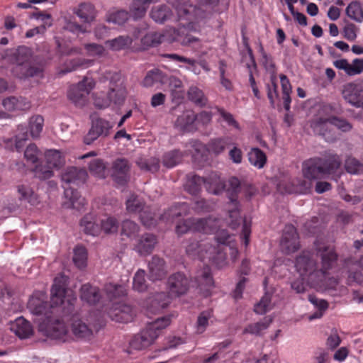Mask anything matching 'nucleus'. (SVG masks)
I'll list each match as a JSON object with an SVG mask.
<instances>
[{
    "mask_svg": "<svg viewBox=\"0 0 363 363\" xmlns=\"http://www.w3.org/2000/svg\"><path fill=\"white\" fill-rule=\"evenodd\" d=\"M225 189L228 202L227 203L228 212L230 218V226L235 229L241 221L242 222V233L245 240V244L248 242V237L250 233V226L247 223L245 219H242L240 216V203L238 200V194L241 191L242 184L240 180L235 177H230L228 181L225 182Z\"/></svg>",
    "mask_w": 363,
    "mask_h": 363,
    "instance_id": "nucleus-1",
    "label": "nucleus"
},
{
    "mask_svg": "<svg viewBox=\"0 0 363 363\" xmlns=\"http://www.w3.org/2000/svg\"><path fill=\"white\" fill-rule=\"evenodd\" d=\"M170 323L169 318L161 317L147 324L145 328L139 334L135 335L130 342L131 348L140 350L145 349L155 342L161 334L162 330Z\"/></svg>",
    "mask_w": 363,
    "mask_h": 363,
    "instance_id": "nucleus-2",
    "label": "nucleus"
},
{
    "mask_svg": "<svg viewBox=\"0 0 363 363\" xmlns=\"http://www.w3.org/2000/svg\"><path fill=\"white\" fill-rule=\"evenodd\" d=\"M67 278L65 276L55 277L51 289V307L55 308L58 304H62V311L65 315L72 313L74 311L75 297L66 298L68 291L65 289Z\"/></svg>",
    "mask_w": 363,
    "mask_h": 363,
    "instance_id": "nucleus-3",
    "label": "nucleus"
},
{
    "mask_svg": "<svg viewBox=\"0 0 363 363\" xmlns=\"http://www.w3.org/2000/svg\"><path fill=\"white\" fill-rule=\"evenodd\" d=\"M43 66L36 57L23 65L13 66L11 68L13 76L21 81H27L31 78H43Z\"/></svg>",
    "mask_w": 363,
    "mask_h": 363,
    "instance_id": "nucleus-4",
    "label": "nucleus"
},
{
    "mask_svg": "<svg viewBox=\"0 0 363 363\" xmlns=\"http://www.w3.org/2000/svg\"><path fill=\"white\" fill-rule=\"evenodd\" d=\"M90 117L91 120V128L84 138V143L89 145L99 138L108 136L110 130L113 127L109 121L99 117L96 113L91 114Z\"/></svg>",
    "mask_w": 363,
    "mask_h": 363,
    "instance_id": "nucleus-5",
    "label": "nucleus"
},
{
    "mask_svg": "<svg viewBox=\"0 0 363 363\" xmlns=\"http://www.w3.org/2000/svg\"><path fill=\"white\" fill-rule=\"evenodd\" d=\"M47 315V320L41 321L39 324V330L47 337L52 339L62 340L65 341L67 335V329L63 321L55 318L52 315Z\"/></svg>",
    "mask_w": 363,
    "mask_h": 363,
    "instance_id": "nucleus-6",
    "label": "nucleus"
},
{
    "mask_svg": "<svg viewBox=\"0 0 363 363\" xmlns=\"http://www.w3.org/2000/svg\"><path fill=\"white\" fill-rule=\"evenodd\" d=\"M92 88V82L87 78H84L78 84L69 87L67 97L77 106L82 107L86 104L88 95Z\"/></svg>",
    "mask_w": 363,
    "mask_h": 363,
    "instance_id": "nucleus-7",
    "label": "nucleus"
},
{
    "mask_svg": "<svg viewBox=\"0 0 363 363\" xmlns=\"http://www.w3.org/2000/svg\"><path fill=\"white\" fill-rule=\"evenodd\" d=\"M62 317L71 316V332L74 338L76 340H91L93 337L91 328L83 319L79 318L74 308L73 312L69 315H65L62 311Z\"/></svg>",
    "mask_w": 363,
    "mask_h": 363,
    "instance_id": "nucleus-8",
    "label": "nucleus"
},
{
    "mask_svg": "<svg viewBox=\"0 0 363 363\" xmlns=\"http://www.w3.org/2000/svg\"><path fill=\"white\" fill-rule=\"evenodd\" d=\"M87 177L86 170L77 167H69L61 174L63 186L66 187H79L85 184Z\"/></svg>",
    "mask_w": 363,
    "mask_h": 363,
    "instance_id": "nucleus-9",
    "label": "nucleus"
},
{
    "mask_svg": "<svg viewBox=\"0 0 363 363\" xmlns=\"http://www.w3.org/2000/svg\"><path fill=\"white\" fill-rule=\"evenodd\" d=\"M2 57L7 59L13 66H18L32 60L35 56L30 48L22 45L6 50Z\"/></svg>",
    "mask_w": 363,
    "mask_h": 363,
    "instance_id": "nucleus-10",
    "label": "nucleus"
},
{
    "mask_svg": "<svg viewBox=\"0 0 363 363\" xmlns=\"http://www.w3.org/2000/svg\"><path fill=\"white\" fill-rule=\"evenodd\" d=\"M343 99L356 108H363V86L354 83H347L342 86Z\"/></svg>",
    "mask_w": 363,
    "mask_h": 363,
    "instance_id": "nucleus-11",
    "label": "nucleus"
},
{
    "mask_svg": "<svg viewBox=\"0 0 363 363\" xmlns=\"http://www.w3.org/2000/svg\"><path fill=\"white\" fill-rule=\"evenodd\" d=\"M108 317L116 322L128 323L132 321L134 313L130 305L115 303L108 308L107 311Z\"/></svg>",
    "mask_w": 363,
    "mask_h": 363,
    "instance_id": "nucleus-12",
    "label": "nucleus"
},
{
    "mask_svg": "<svg viewBox=\"0 0 363 363\" xmlns=\"http://www.w3.org/2000/svg\"><path fill=\"white\" fill-rule=\"evenodd\" d=\"M280 245L286 253L294 252L299 248V237L293 225H286Z\"/></svg>",
    "mask_w": 363,
    "mask_h": 363,
    "instance_id": "nucleus-13",
    "label": "nucleus"
},
{
    "mask_svg": "<svg viewBox=\"0 0 363 363\" xmlns=\"http://www.w3.org/2000/svg\"><path fill=\"white\" fill-rule=\"evenodd\" d=\"M167 286L171 296H179L189 290V281L183 273L177 272L169 277Z\"/></svg>",
    "mask_w": 363,
    "mask_h": 363,
    "instance_id": "nucleus-14",
    "label": "nucleus"
},
{
    "mask_svg": "<svg viewBox=\"0 0 363 363\" xmlns=\"http://www.w3.org/2000/svg\"><path fill=\"white\" fill-rule=\"evenodd\" d=\"M170 296L164 291L151 294L146 301L147 310L152 313H158L162 311L170 303Z\"/></svg>",
    "mask_w": 363,
    "mask_h": 363,
    "instance_id": "nucleus-15",
    "label": "nucleus"
},
{
    "mask_svg": "<svg viewBox=\"0 0 363 363\" xmlns=\"http://www.w3.org/2000/svg\"><path fill=\"white\" fill-rule=\"evenodd\" d=\"M48 304L47 302H43L40 299H33L28 302V308L32 313L37 315H43L41 318L42 321L47 320V315L45 313H48V315H59L62 314V304H58L57 306L52 308L51 307V302L50 303V308H48Z\"/></svg>",
    "mask_w": 363,
    "mask_h": 363,
    "instance_id": "nucleus-16",
    "label": "nucleus"
},
{
    "mask_svg": "<svg viewBox=\"0 0 363 363\" xmlns=\"http://www.w3.org/2000/svg\"><path fill=\"white\" fill-rule=\"evenodd\" d=\"M112 177L120 185L125 184L130 178V164L125 158H118L113 162Z\"/></svg>",
    "mask_w": 363,
    "mask_h": 363,
    "instance_id": "nucleus-17",
    "label": "nucleus"
},
{
    "mask_svg": "<svg viewBox=\"0 0 363 363\" xmlns=\"http://www.w3.org/2000/svg\"><path fill=\"white\" fill-rule=\"evenodd\" d=\"M148 277L151 281L162 280L167 274L164 260L154 255L148 263Z\"/></svg>",
    "mask_w": 363,
    "mask_h": 363,
    "instance_id": "nucleus-18",
    "label": "nucleus"
},
{
    "mask_svg": "<svg viewBox=\"0 0 363 363\" xmlns=\"http://www.w3.org/2000/svg\"><path fill=\"white\" fill-rule=\"evenodd\" d=\"M295 266L299 274L306 277L316 267V262L310 252H303L296 258Z\"/></svg>",
    "mask_w": 363,
    "mask_h": 363,
    "instance_id": "nucleus-19",
    "label": "nucleus"
},
{
    "mask_svg": "<svg viewBox=\"0 0 363 363\" xmlns=\"http://www.w3.org/2000/svg\"><path fill=\"white\" fill-rule=\"evenodd\" d=\"M304 177L309 179H318L324 176L323 170L318 157L311 158L303 163Z\"/></svg>",
    "mask_w": 363,
    "mask_h": 363,
    "instance_id": "nucleus-20",
    "label": "nucleus"
},
{
    "mask_svg": "<svg viewBox=\"0 0 363 363\" xmlns=\"http://www.w3.org/2000/svg\"><path fill=\"white\" fill-rule=\"evenodd\" d=\"M73 13L86 24H90L93 22L96 15L94 6L89 3L80 4L77 7L74 8Z\"/></svg>",
    "mask_w": 363,
    "mask_h": 363,
    "instance_id": "nucleus-21",
    "label": "nucleus"
},
{
    "mask_svg": "<svg viewBox=\"0 0 363 363\" xmlns=\"http://www.w3.org/2000/svg\"><path fill=\"white\" fill-rule=\"evenodd\" d=\"M206 258L211 260L218 267H222L225 264L227 256V252L224 246L218 245L217 247L213 246L209 244L208 249H206Z\"/></svg>",
    "mask_w": 363,
    "mask_h": 363,
    "instance_id": "nucleus-22",
    "label": "nucleus"
},
{
    "mask_svg": "<svg viewBox=\"0 0 363 363\" xmlns=\"http://www.w3.org/2000/svg\"><path fill=\"white\" fill-rule=\"evenodd\" d=\"M80 298L89 305H95L101 298L99 289L90 284H83L80 289Z\"/></svg>",
    "mask_w": 363,
    "mask_h": 363,
    "instance_id": "nucleus-23",
    "label": "nucleus"
},
{
    "mask_svg": "<svg viewBox=\"0 0 363 363\" xmlns=\"http://www.w3.org/2000/svg\"><path fill=\"white\" fill-rule=\"evenodd\" d=\"M170 39V34H162L157 32L146 33L141 39V45L143 50L150 47H156L164 41Z\"/></svg>",
    "mask_w": 363,
    "mask_h": 363,
    "instance_id": "nucleus-24",
    "label": "nucleus"
},
{
    "mask_svg": "<svg viewBox=\"0 0 363 363\" xmlns=\"http://www.w3.org/2000/svg\"><path fill=\"white\" fill-rule=\"evenodd\" d=\"M317 255L320 257L322 269L325 272L331 269L337 260V255L328 247H319L317 248Z\"/></svg>",
    "mask_w": 363,
    "mask_h": 363,
    "instance_id": "nucleus-25",
    "label": "nucleus"
},
{
    "mask_svg": "<svg viewBox=\"0 0 363 363\" xmlns=\"http://www.w3.org/2000/svg\"><path fill=\"white\" fill-rule=\"evenodd\" d=\"M323 170L324 176L335 172L341 164V160L337 155H329L324 157H318Z\"/></svg>",
    "mask_w": 363,
    "mask_h": 363,
    "instance_id": "nucleus-26",
    "label": "nucleus"
},
{
    "mask_svg": "<svg viewBox=\"0 0 363 363\" xmlns=\"http://www.w3.org/2000/svg\"><path fill=\"white\" fill-rule=\"evenodd\" d=\"M11 330L21 339L28 338L33 334V330L30 323L23 317L16 320Z\"/></svg>",
    "mask_w": 363,
    "mask_h": 363,
    "instance_id": "nucleus-27",
    "label": "nucleus"
},
{
    "mask_svg": "<svg viewBox=\"0 0 363 363\" xmlns=\"http://www.w3.org/2000/svg\"><path fill=\"white\" fill-rule=\"evenodd\" d=\"M225 186V181L222 180L217 174L213 173L206 178L205 188L210 194L220 195L224 191Z\"/></svg>",
    "mask_w": 363,
    "mask_h": 363,
    "instance_id": "nucleus-28",
    "label": "nucleus"
},
{
    "mask_svg": "<svg viewBox=\"0 0 363 363\" xmlns=\"http://www.w3.org/2000/svg\"><path fill=\"white\" fill-rule=\"evenodd\" d=\"M157 243V238L152 233H145L139 239L136 246L138 252L141 255H147L154 249Z\"/></svg>",
    "mask_w": 363,
    "mask_h": 363,
    "instance_id": "nucleus-29",
    "label": "nucleus"
},
{
    "mask_svg": "<svg viewBox=\"0 0 363 363\" xmlns=\"http://www.w3.org/2000/svg\"><path fill=\"white\" fill-rule=\"evenodd\" d=\"M65 188V196L69 200L67 207L79 210L85 204V199L82 198L76 188Z\"/></svg>",
    "mask_w": 363,
    "mask_h": 363,
    "instance_id": "nucleus-30",
    "label": "nucleus"
},
{
    "mask_svg": "<svg viewBox=\"0 0 363 363\" xmlns=\"http://www.w3.org/2000/svg\"><path fill=\"white\" fill-rule=\"evenodd\" d=\"M2 106L8 111L24 110L30 107L29 103L25 98L13 96L5 98L2 101Z\"/></svg>",
    "mask_w": 363,
    "mask_h": 363,
    "instance_id": "nucleus-31",
    "label": "nucleus"
},
{
    "mask_svg": "<svg viewBox=\"0 0 363 363\" xmlns=\"http://www.w3.org/2000/svg\"><path fill=\"white\" fill-rule=\"evenodd\" d=\"M174 41L179 42L184 46H189L198 43L199 38L189 33H185L184 30H174L173 33L170 34V39H167V42L172 43Z\"/></svg>",
    "mask_w": 363,
    "mask_h": 363,
    "instance_id": "nucleus-32",
    "label": "nucleus"
},
{
    "mask_svg": "<svg viewBox=\"0 0 363 363\" xmlns=\"http://www.w3.org/2000/svg\"><path fill=\"white\" fill-rule=\"evenodd\" d=\"M186 177L187 180L184 185L186 191L192 195H196L200 192L201 185H205L206 178L192 174H189Z\"/></svg>",
    "mask_w": 363,
    "mask_h": 363,
    "instance_id": "nucleus-33",
    "label": "nucleus"
},
{
    "mask_svg": "<svg viewBox=\"0 0 363 363\" xmlns=\"http://www.w3.org/2000/svg\"><path fill=\"white\" fill-rule=\"evenodd\" d=\"M157 0H133L130 12L135 20L143 18L147 11L148 5Z\"/></svg>",
    "mask_w": 363,
    "mask_h": 363,
    "instance_id": "nucleus-34",
    "label": "nucleus"
},
{
    "mask_svg": "<svg viewBox=\"0 0 363 363\" xmlns=\"http://www.w3.org/2000/svg\"><path fill=\"white\" fill-rule=\"evenodd\" d=\"M272 322V318L265 317L263 321L257 322L247 325L243 330V334H251L256 336H261L262 332L268 328Z\"/></svg>",
    "mask_w": 363,
    "mask_h": 363,
    "instance_id": "nucleus-35",
    "label": "nucleus"
},
{
    "mask_svg": "<svg viewBox=\"0 0 363 363\" xmlns=\"http://www.w3.org/2000/svg\"><path fill=\"white\" fill-rule=\"evenodd\" d=\"M196 120V116L191 110H186L179 115L175 121V125L182 130H189V127Z\"/></svg>",
    "mask_w": 363,
    "mask_h": 363,
    "instance_id": "nucleus-36",
    "label": "nucleus"
},
{
    "mask_svg": "<svg viewBox=\"0 0 363 363\" xmlns=\"http://www.w3.org/2000/svg\"><path fill=\"white\" fill-rule=\"evenodd\" d=\"M127 95L125 86L110 87L108 92V100L110 104L113 102L114 104L121 106L123 104Z\"/></svg>",
    "mask_w": 363,
    "mask_h": 363,
    "instance_id": "nucleus-37",
    "label": "nucleus"
},
{
    "mask_svg": "<svg viewBox=\"0 0 363 363\" xmlns=\"http://www.w3.org/2000/svg\"><path fill=\"white\" fill-rule=\"evenodd\" d=\"M80 227L84 233L94 236L96 235L99 231L98 225L95 223V218L91 214H87L82 218Z\"/></svg>",
    "mask_w": 363,
    "mask_h": 363,
    "instance_id": "nucleus-38",
    "label": "nucleus"
},
{
    "mask_svg": "<svg viewBox=\"0 0 363 363\" xmlns=\"http://www.w3.org/2000/svg\"><path fill=\"white\" fill-rule=\"evenodd\" d=\"M171 16V11L166 5L154 6L150 12L151 18L157 23H162Z\"/></svg>",
    "mask_w": 363,
    "mask_h": 363,
    "instance_id": "nucleus-39",
    "label": "nucleus"
},
{
    "mask_svg": "<svg viewBox=\"0 0 363 363\" xmlns=\"http://www.w3.org/2000/svg\"><path fill=\"white\" fill-rule=\"evenodd\" d=\"M348 17L357 22L363 21V8L358 1H352L345 9Z\"/></svg>",
    "mask_w": 363,
    "mask_h": 363,
    "instance_id": "nucleus-40",
    "label": "nucleus"
},
{
    "mask_svg": "<svg viewBox=\"0 0 363 363\" xmlns=\"http://www.w3.org/2000/svg\"><path fill=\"white\" fill-rule=\"evenodd\" d=\"M135 162L138 167L143 171L155 173L160 169V160L155 157H151L147 160L138 158Z\"/></svg>",
    "mask_w": 363,
    "mask_h": 363,
    "instance_id": "nucleus-41",
    "label": "nucleus"
},
{
    "mask_svg": "<svg viewBox=\"0 0 363 363\" xmlns=\"http://www.w3.org/2000/svg\"><path fill=\"white\" fill-rule=\"evenodd\" d=\"M183 154L179 150L166 152L162 157V164L167 168H172L181 162Z\"/></svg>",
    "mask_w": 363,
    "mask_h": 363,
    "instance_id": "nucleus-42",
    "label": "nucleus"
},
{
    "mask_svg": "<svg viewBox=\"0 0 363 363\" xmlns=\"http://www.w3.org/2000/svg\"><path fill=\"white\" fill-rule=\"evenodd\" d=\"M247 156L249 162L258 168H262L267 161V157L264 152L257 147L252 148L248 152Z\"/></svg>",
    "mask_w": 363,
    "mask_h": 363,
    "instance_id": "nucleus-43",
    "label": "nucleus"
},
{
    "mask_svg": "<svg viewBox=\"0 0 363 363\" xmlns=\"http://www.w3.org/2000/svg\"><path fill=\"white\" fill-rule=\"evenodd\" d=\"M46 163L50 168H60L65 164V160L57 150H50L45 152Z\"/></svg>",
    "mask_w": 363,
    "mask_h": 363,
    "instance_id": "nucleus-44",
    "label": "nucleus"
},
{
    "mask_svg": "<svg viewBox=\"0 0 363 363\" xmlns=\"http://www.w3.org/2000/svg\"><path fill=\"white\" fill-rule=\"evenodd\" d=\"M215 203L203 198L196 197L192 201V208L197 213H208L213 211Z\"/></svg>",
    "mask_w": 363,
    "mask_h": 363,
    "instance_id": "nucleus-45",
    "label": "nucleus"
},
{
    "mask_svg": "<svg viewBox=\"0 0 363 363\" xmlns=\"http://www.w3.org/2000/svg\"><path fill=\"white\" fill-rule=\"evenodd\" d=\"M209 243H200L196 239L192 238L189 240L188 245L186 247V252L188 255L194 257L197 254L201 253L203 250L206 252V249Z\"/></svg>",
    "mask_w": 363,
    "mask_h": 363,
    "instance_id": "nucleus-46",
    "label": "nucleus"
},
{
    "mask_svg": "<svg viewBox=\"0 0 363 363\" xmlns=\"http://www.w3.org/2000/svg\"><path fill=\"white\" fill-rule=\"evenodd\" d=\"M129 213H141L145 210V203L138 196L132 194L125 202Z\"/></svg>",
    "mask_w": 363,
    "mask_h": 363,
    "instance_id": "nucleus-47",
    "label": "nucleus"
},
{
    "mask_svg": "<svg viewBox=\"0 0 363 363\" xmlns=\"http://www.w3.org/2000/svg\"><path fill=\"white\" fill-rule=\"evenodd\" d=\"M308 301L314 306L320 304V311H317L309 316V320H312L316 318H320L323 316L324 312L328 308V303L324 299H320L314 295H308Z\"/></svg>",
    "mask_w": 363,
    "mask_h": 363,
    "instance_id": "nucleus-48",
    "label": "nucleus"
},
{
    "mask_svg": "<svg viewBox=\"0 0 363 363\" xmlns=\"http://www.w3.org/2000/svg\"><path fill=\"white\" fill-rule=\"evenodd\" d=\"M18 192L21 195V200H25L30 203L31 205H36L38 203L37 195L28 186H18Z\"/></svg>",
    "mask_w": 363,
    "mask_h": 363,
    "instance_id": "nucleus-49",
    "label": "nucleus"
},
{
    "mask_svg": "<svg viewBox=\"0 0 363 363\" xmlns=\"http://www.w3.org/2000/svg\"><path fill=\"white\" fill-rule=\"evenodd\" d=\"M164 79V75L162 71L159 69H154L149 71L143 81L144 86L150 87L155 83L162 82Z\"/></svg>",
    "mask_w": 363,
    "mask_h": 363,
    "instance_id": "nucleus-50",
    "label": "nucleus"
},
{
    "mask_svg": "<svg viewBox=\"0 0 363 363\" xmlns=\"http://www.w3.org/2000/svg\"><path fill=\"white\" fill-rule=\"evenodd\" d=\"M86 250L83 246H77L74 250L73 262L79 269H83L86 265Z\"/></svg>",
    "mask_w": 363,
    "mask_h": 363,
    "instance_id": "nucleus-51",
    "label": "nucleus"
},
{
    "mask_svg": "<svg viewBox=\"0 0 363 363\" xmlns=\"http://www.w3.org/2000/svg\"><path fill=\"white\" fill-rule=\"evenodd\" d=\"M133 40L129 36H119L107 41L106 44L113 50H120L130 46Z\"/></svg>",
    "mask_w": 363,
    "mask_h": 363,
    "instance_id": "nucleus-52",
    "label": "nucleus"
},
{
    "mask_svg": "<svg viewBox=\"0 0 363 363\" xmlns=\"http://www.w3.org/2000/svg\"><path fill=\"white\" fill-rule=\"evenodd\" d=\"M44 119L41 116H35L29 120L30 134L33 138H38L43 130Z\"/></svg>",
    "mask_w": 363,
    "mask_h": 363,
    "instance_id": "nucleus-53",
    "label": "nucleus"
},
{
    "mask_svg": "<svg viewBox=\"0 0 363 363\" xmlns=\"http://www.w3.org/2000/svg\"><path fill=\"white\" fill-rule=\"evenodd\" d=\"M188 99L196 105L203 106L206 105L207 99L201 90L197 87H190L187 92Z\"/></svg>",
    "mask_w": 363,
    "mask_h": 363,
    "instance_id": "nucleus-54",
    "label": "nucleus"
},
{
    "mask_svg": "<svg viewBox=\"0 0 363 363\" xmlns=\"http://www.w3.org/2000/svg\"><path fill=\"white\" fill-rule=\"evenodd\" d=\"M230 145V139L229 138H215L208 143L210 150L217 155L222 152Z\"/></svg>",
    "mask_w": 363,
    "mask_h": 363,
    "instance_id": "nucleus-55",
    "label": "nucleus"
},
{
    "mask_svg": "<svg viewBox=\"0 0 363 363\" xmlns=\"http://www.w3.org/2000/svg\"><path fill=\"white\" fill-rule=\"evenodd\" d=\"M145 272L139 269L133 278V289L138 292H144L147 289V285L145 279Z\"/></svg>",
    "mask_w": 363,
    "mask_h": 363,
    "instance_id": "nucleus-56",
    "label": "nucleus"
},
{
    "mask_svg": "<svg viewBox=\"0 0 363 363\" xmlns=\"http://www.w3.org/2000/svg\"><path fill=\"white\" fill-rule=\"evenodd\" d=\"M272 294L266 292L259 302L255 304L254 311L257 314H264L272 308Z\"/></svg>",
    "mask_w": 363,
    "mask_h": 363,
    "instance_id": "nucleus-57",
    "label": "nucleus"
},
{
    "mask_svg": "<svg viewBox=\"0 0 363 363\" xmlns=\"http://www.w3.org/2000/svg\"><path fill=\"white\" fill-rule=\"evenodd\" d=\"M101 230L106 234H113L117 233L118 223L116 218L107 217L101 220Z\"/></svg>",
    "mask_w": 363,
    "mask_h": 363,
    "instance_id": "nucleus-58",
    "label": "nucleus"
},
{
    "mask_svg": "<svg viewBox=\"0 0 363 363\" xmlns=\"http://www.w3.org/2000/svg\"><path fill=\"white\" fill-rule=\"evenodd\" d=\"M325 272L323 269H313L311 273L306 275V282L311 287H315L322 281Z\"/></svg>",
    "mask_w": 363,
    "mask_h": 363,
    "instance_id": "nucleus-59",
    "label": "nucleus"
},
{
    "mask_svg": "<svg viewBox=\"0 0 363 363\" xmlns=\"http://www.w3.org/2000/svg\"><path fill=\"white\" fill-rule=\"evenodd\" d=\"M181 206L182 205L178 204L169 208L160 216V220L165 222H173L175 218H177L182 216V212L180 210Z\"/></svg>",
    "mask_w": 363,
    "mask_h": 363,
    "instance_id": "nucleus-60",
    "label": "nucleus"
},
{
    "mask_svg": "<svg viewBox=\"0 0 363 363\" xmlns=\"http://www.w3.org/2000/svg\"><path fill=\"white\" fill-rule=\"evenodd\" d=\"M52 169L50 168L48 164L36 165L33 169L35 177L38 178L40 180H45L51 178L53 176Z\"/></svg>",
    "mask_w": 363,
    "mask_h": 363,
    "instance_id": "nucleus-61",
    "label": "nucleus"
},
{
    "mask_svg": "<svg viewBox=\"0 0 363 363\" xmlns=\"http://www.w3.org/2000/svg\"><path fill=\"white\" fill-rule=\"evenodd\" d=\"M89 167L90 172L94 175L100 178L105 177L106 166L103 160L100 159H95L90 162Z\"/></svg>",
    "mask_w": 363,
    "mask_h": 363,
    "instance_id": "nucleus-62",
    "label": "nucleus"
},
{
    "mask_svg": "<svg viewBox=\"0 0 363 363\" xmlns=\"http://www.w3.org/2000/svg\"><path fill=\"white\" fill-rule=\"evenodd\" d=\"M138 225L130 220H125L121 224V235L130 238L138 231Z\"/></svg>",
    "mask_w": 363,
    "mask_h": 363,
    "instance_id": "nucleus-63",
    "label": "nucleus"
},
{
    "mask_svg": "<svg viewBox=\"0 0 363 363\" xmlns=\"http://www.w3.org/2000/svg\"><path fill=\"white\" fill-rule=\"evenodd\" d=\"M345 169L350 174H359L363 172V165L355 158L348 157L345 161Z\"/></svg>",
    "mask_w": 363,
    "mask_h": 363,
    "instance_id": "nucleus-64",
    "label": "nucleus"
}]
</instances>
